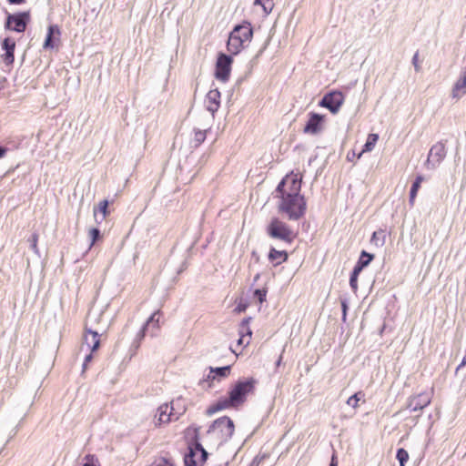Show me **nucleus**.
<instances>
[{
    "mask_svg": "<svg viewBox=\"0 0 466 466\" xmlns=\"http://www.w3.org/2000/svg\"><path fill=\"white\" fill-rule=\"evenodd\" d=\"M257 380L252 378L239 379L228 390V397L219 398L206 410L208 416H211L227 409H238L247 400L248 395L253 393Z\"/></svg>",
    "mask_w": 466,
    "mask_h": 466,
    "instance_id": "obj_1",
    "label": "nucleus"
},
{
    "mask_svg": "<svg viewBox=\"0 0 466 466\" xmlns=\"http://www.w3.org/2000/svg\"><path fill=\"white\" fill-rule=\"evenodd\" d=\"M287 184L288 179L283 178L276 188V198H280L279 210L286 213L289 220H299L306 213V199L303 195L297 194V189L293 190V194H288Z\"/></svg>",
    "mask_w": 466,
    "mask_h": 466,
    "instance_id": "obj_2",
    "label": "nucleus"
},
{
    "mask_svg": "<svg viewBox=\"0 0 466 466\" xmlns=\"http://www.w3.org/2000/svg\"><path fill=\"white\" fill-rule=\"evenodd\" d=\"M193 431V436L187 442L188 451L184 456L185 466H202L208 457V452L199 441L200 427H189L187 432Z\"/></svg>",
    "mask_w": 466,
    "mask_h": 466,
    "instance_id": "obj_3",
    "label": "nucleus"
},
{
    "mask_svg": "<svg viewBox=\"0 0 466 466\" xmlns=\"http://www.w3.org/2000/svg\"><path fill=\"white\" fill-rule=\"evenodd\" d=\"M268 238L291 245L295 239V233L291 228L279 218H272L265 228Z\"/></svg>",
    "mask_w": 466,
    "mask_h": 466,
    "instance_id": "obj_4",
    "label": "nucleus"
},
{
    "mask_svg": "<svg viewBox=\"0 0 466 466\" xmlns=\"http://www.w3.org/2000/svg\"><path fill=\"white\" fill-rule=\"evenodd\" d=\"M6 17L4 27L7 31L24 33L31 21L30 11H23L11 14L5 11Z\"/></svg>",
    "mask_w": 466,
    "mask_h": 466,
    "instance_id": "obj_5",
    "label": "nucleus"
},
{
    "mask_svg": "<svg viewBox=\"0 0 466 466\" xmlns=\"http://www.w3.org/2000/svg\"><path fill=\"white\" fill-rule=\"evenodd\" d=\"M216 430L219 431L221 442H226L232 438L235 425L229 417L222 416L212 422L208 430V433L210 434Z\"/></svg>",
    "mask_w": 466,
    "mask_h": 466,
    "instance_id": "obj_6",
    "label": "nucleus"
},
{
    "mask_svg": "<svg viewBox=\"0 0 466 466\" xmlns=\"http://www.w3.org/2000/svg\"><path fill=\"white\" fill-rule=\"evenodd\" d=\"M345 96L339 90H332L323 96L319 106L327 108L331 114H337L343 105Z\"/></svg>",
    "mask_w": 466,
    "mask_h": 466,
    "instance_id": "obj_7",
    "label": "nucleus"
},
{
    "mask_svg": "<svg viewBox=\"0 0 466 466\" xmlns=\"http://www.w3.org/2000/svg\"><path fill=\"white\" fill-rule=\"evenodd\" d=\"M232 63L231 56L219 53L216 62L215 77L221 82H227L230 76Z\"/></svg>",
    "mask_w": 466,
    "mask_h": 466,
    "instance_id": "obj_8",
    "label": "nucleus"
},
{
    "mask_svg": "<svg viewBox=\"0 0 466 466\" xmlns=\"http://www.w3.org/2000/svg\"><path fill=\"white\" fill-rule=\"evenodd\" d=\"M446 149L443 142H437L434 144L429 152L426 165L428 168L434 169L444 160L446 157Z\"/></svg>",
    "mask_w": 466,
    "mask_h": 466,
    "instance_id": "obj_9",
    "label": "nucleus"
},
{
    "mask_svg": "<svg viewBox=\"0 0 466 466\" xmlns=\"http://www.w3.org/2000/svg\"><path fill=\"white\" fill-rule=\"evenodd\" d=\"M325 116L319 113L310 112L309 114V119L303 128L304 133L316 135L319 133L323 128Z\"/></svg>",
    "mask_w": 466,
    "mask_h": 466,
    "instance_id": "obj_10",
    "label": "nucleus"
},
{
    "mask_svg": "<svg viewBox=\"0 0 466 466\" xmlns=\"http://www.w3.org/2000/svg\"><path fill=\"white\" fill-rule=\"evenodd\" d=\"M1 47L5 51L1 56L3 62L7 66H12L15 61V41L12 37L7 36L2 40Z\"/></svg>",
    "mask_w": 466,
    "mask_h": 466,
    "instance_id": "obj_11",
    "label": "nucleus"
},
{
    "mask_svg": "<svg viewBox=\"0 0 466 466\" xmlns=\"http://www.w3.org/2000/svg\"><path fill=\"white\" fill-rule=\"evenodd\" d=\"M220 96L221 94L218 88L209 90L206 96V108L212 116L215 115L220 106Z\"/></svg>",
    "mask_w": 466,
    "mask_h": 466,
    "instance_id": "obj_12",
    "label": "nucleus"
},
{
    "mask_svg": "<svg viewBox=\"0 0 466 466\" xmlns=\"http://www.w3.org/2000/svg\"><path fill=\"white\" fill-rule=\"evenodd\" d=\"M61 35L57 25H51L47 28V34L43 44L44 49H53L56 47V42H59L58 36Z\"/></svg>",
    "mask_w": 466,
    "mask_h": 466,
    "instance_id": "obj_13",
    "label": "nucleus"
},
{
    "mask_svg": "<svg viewBox=\"0 0 466 466\" xmlns=\"http://www.w3.org/2000/svg\"><path fill=\"white\" fill-rule=\"evenodd\" d=\"M431 402L428 394H419L409 400L408 408L412 411H419L427 407Z\"/></svg>",
    "mask_w": 466,
    "mask_h": 466,
    "instance_id": "obj_14",
    "label": "nucleus"
},
{
    "mask_svg": "<svg viewBox=\"0 0 466 466\" xmlns=\"http://www.w3.org/2000/svg\"><path fill=\"white\" fill-rule=\"evenodd\" d=\"M244 42L237 35V30H232L227 43V48L232 55H238L244 47Z\"/></svg>",
    "mask_w": 466,
    "mask_h": 466,
    "instance_id": "obj_15",
    "label": "nucleus"
},
{
    "mask_svg": "<svg viewBox=\"0 0 466 466\" xmlns=\"http://www.w3.org/2000/svg\"><path fill=\"white\" fill-rule=\"evenodd\" d=\"M171 404H173V402ZM174 410L173 405L169 407L167 403L159 406L156 414V417L157 416L158 424L168 423L176 415V413L173 412Z\"/></svg>",
    "mask_w": 466,
    "mask_h": 466,
    "instance_id": "obj_16",
    "label": "nucleus"
},
{
    "mask_svg": "<svg viewBox=\"0 0 466 466\" xmlns=\"http://www.w3.org/2000/svg\"><path fill=\"white\" fill-rule=\"evenodd\" d=\"M233 30H237V35L240 37L242 42H250L253 36V28L249 22L244 21L240 25L234 26Z\"/></svg>",
    "mask_w": 466,
    "mask_h": 466,
    "instance_id": "obj_17",
    "label": "nucleus"
},
{
    "mask_svg": "<svg viewBox=\"0 0 466 466\" xmlns=\"http://www.w3.org/2000/svg\"><path fill=\"white\" fill-rule=\"evenodd\" d=\"M268 259L274 267H277L289 259V253L286 250H278L274 247H270Z\"/></svg>",
    "mask_w": 466,
    "mask_h": 466,
    "instance_id": "obj_18",
    "label": "nucleus"
},
{
    "mask_svg": "<svg viewBox=\"0 0 466 466\" xmlns=\"http://www.w3.org/2000/svg\"><path fill=\"white\" fill-rule=\"evenodd\" d=\"M85 342L92 352L96 351L100 347V335L98 332L86 327Z\"/></svg>",
    "mask_w": 466,
    "mask_h": 466,
    "instance_id": "obj_19",
    "label": "nucleus"
},
{
    "mask_svg": "<svg viewBox=\"0 0 466 466\" xmlns=\"http://www.w3.org/2000/svg\"><path fill=\"white\" fill-rule=\"evenodd\" d=\"M374 258L375 256L373 254L369 253L366 250H362L354 267L362 271L371 263Z\"/></svg>",
    "mask_w": 466,
    "mask_h": 466,
    "instance_id": "obj_20",
    "label": "nucleus"
},
{
    "mask_svg": "<svg viewBox=\"0 0 466 466\" xmlns=\"http://www.w3.org/2000/svg\"><path fill=\"white\" fill-rule=\"evenodd\" d=\"M284 178L288 179V184L286 186L287 193L293 194V190L297 189V194H300L301 190V182L296 177H285Z\"/></svg>",
    "mask_w": 466,
    "mask_h": 466,
    "instance_id": "obj_21",
    "label": "nucleus"
},
{
    "mask_svg": "<svg viewBox=\"0 0 466 466\" xmlns=\"http://www.w3.org/2000/svg\"><path fill=\"white\" fill-rule=\"evenodd\" d=\"M250 320H251V317H248V318H245L242 319V321L239 324V328H238L239 336H241V337L248 336L249 339L251 338L252 330L249 328Z\"/></svg>",
    "mask_w": 466,
    "mask_h": 466,
    "instance_id": "obj_22",
    "label": "nucleus"
},
{
    "mask_svg": "<svg viewBox=\"0 0 466 466\" xmlns=\"http://www.w3.org/2000/svg\"><path fill=\"white\" fill-rule=\"evenodd\" d=\"M370 243L376 247H382L385 244L384 231H374L370 238Z\"/></svg>",
    "mask_w": 466,
    "mask_h": 466,
    "instance_id": "obj_23",
    "label": "nucleus"
},
{
    "mask_svg": "<svg viewBox=\"0 0 466 466\" xmlns=\"http://www.w3.org/2000/svg\"><path fill=\"white\" fill-rule=\"evenodd\" d=\"M230 369L231 367L229 365L217 368L211 367V373H214V375H216V379L226 378L228 376Z\"/></svg>",
    "mask_w": 466,
    "mask_h": 466,
    "instance_id": "obj_24",
    "label": "nucleus"
},
{
    "mask_svg": "<svg viewBox=\"0 0 466 466\" xmlns=\"http://www.w3.org/2000/svg\"><path fill=\"white\" fill-rule=\"evenodd\" d=\"M360 272V269L354 267L350 276V286L354 292L358 289V278Z\"/></svg>",
    "mask_w": 466,
    "mask_h": 466,
    "instance_id": "obj_25",
    "label": "nucleus"
},
{
    "mask_svg": "<svg viewBox=\"0 0 466 466\" xmlns=\"http://www.w3.org/2000/svg\"><path fill=\"white\" fill-rule=\"evenodd\" d=\"M254 5H261L266 15H268L274 7L273 0H254Z\"/></svg>",
    "mask_w": 466,
    "mask_h": 466,
    "instance_id": "obj_26",
    "label": "nucleus"
},
{
    "mask_svg": "<svg viewBox=\"0 0 466 466\" xmlns=\"http://www.w3.org/2000/svg\"><path fill=\"white\" fill-rule=\"evenodd\" d=\"M379 139L378 134H370L367 141L363 147L362 152L364 151H371Z\"/></svg>",
    "mask_w": 466,
    "mask_h": 466,
    "instance_id": "obj_27",
    "label": "nucleus"
},
{
    "mask_svg": "<svg viewBox=\"0 0 466 466\" xmlns=\"http://www.w3.org/2000/svg\"><path fill=\"white\" fill-rule=\"evenodd\" d=\"M146 331H147V325H143L142 328L140 329V330L137 332V334L132 343L131 347L133 349L137 350L139 348L141 341L143 340V339L146 336Z\"/></svg>",
    "mask_w": 466,
    "mask_h": 466,
    "instance_id": "obj_28",
    "label": "nucleus"
},
{
    "mask_svg": "<svg viewBox=\"0 0 466 466\" xmlns=\"http://www.w3.org/2000/svg\"><path fill=\"white\" fill-rule=\"evenodd\" d=\"M396 459L400 462V466H405L409 460V453L404 448H400L396 452Z\"/></svg>",
    "mask_w": 466,
    "mask_h": 466,
    "instance_id": "obj_29",
    "label": "nucleus"
},
{
    "mask_svg": "<svg viewBox=\"0 0 466 466\" xmlns=\"http://www.w3.org/2000/svg\"><path fill=\"white\" fill-rule=\"evenodd\" d=\"M80 466H100L98 459L92 454H87L84 457L83 462Z\"/></svg>",
    "mask_w": 466,
    "mask_h": 466,
    "instance_id": "obj_30",
    "label": "nucleus"
},
{
    "mask_svg": "<svg viewBox=\"0 0 466 466\" xmlns=\"http://www.w3.org/2000/svg\"><path fill=\"white\" fill-rule=\"evenodd\" d=\"M268 289L266 288L264 289H256L253 291V298L258 299V301L262 304L264 301H266Z\"/></svg>",
    "mask_w": 466,
    "mask_h": 466,
    "instance_id": "obj_31",
    "label": "nucleus"
},
{
    "mask_svg": "<svg viewBox=\"0 0 466 466\" xmlns=\"http://www.w3.org/2000/svg\"><path fill=\"white\" fill-rule=\"evenodd\" d=\"M151 466H175L171 458L160 457L155 460Z\"/></svg>",
    "mask_w": 466,
    "mask_h": 466,
    "instance_id": "obj_32",
    "label": "nucleus"
},
{
    "mask_svg": "<svg viewBox=\"0 0 466 466\" xmlns=\"http://www.w3.org/2000/svg\"><path fill=\"white\" fill-rule=\"evenodd\" d=\"M161 314V311L158 309V310H156L149 318L146 321V323L144 325H147V329L148 328V326L152 323L154 325V327L156 328H158V321H159V316Z\"/></svg>",
    "mask_w": 466,
    "mask_h": 466,
    "instance_id": "obj_33",
    "label": "nucleus"
},
{
    "mask_svg": "<svg viewBox=\"0 0 466 466\" xmlns=\"http://www.w3.org/2000/svg\"><path fill=\"white\" fill-rule=\"evenodd\" d=\"M206 139V131L195 129L194 143L195 147H198Z\"/></svg>",
    "mask_w": 466,
    "mask_h": 466,
    "instance_id": "obj_34",
    "label": "nucleus"
},
{
    "mask_svg": "<svg viewBox=\"0 0 466 466\" xmlns=\"http://www.w3.org/2000/svg\"><path fill=\"white\" fill-rule=\"evenodd\" d=\"M89 237L91 239L90 247H92L97 240H99L102 238L100 229L97 228H92L89 230Z\"/></svg>",
    "mask_w": 466,
    "mask_h": 466,
    "instance_id": "obj_35",
    "label": "nucleus"
},
{
    "mask_svg": "<svg viewBox=\"0 0 466 466\" xmlns=\"http://www.w3.org/2000/svg\"><path fill=\"white\" fill-rule=\"evenodd\" d=\"M364 396V394L361 392V391H359L353 395H351L348 400H347V404L354 409H356L358 407V403L360 401V396Z\"/></svg>",
    "mask_w": 466,
    "mask_h": 466,
    "instance_id": "obj_36",
    "label": "nucleus"
},
{
    "mask_svg": "<svg viewBox=\"0 0 466 466\" xmlns=\"http://www.w3.org/2000/svg\"><path fill=\"white\" fill-rule=\"evenodd\" d=\"M424 180V177L421 176V175H418L415 178V180L413 181L412 185H411V187L410 189V192H411V194L413 195L414 193L417 194L420 187V185L422 183V181Z\"/></svg>",
    "mask_w": 466,
    "mask_h": 466,
    "instance_id": "obj_37",
    "label": "nucleus"
},
{
    "mask_svg": "<svg viewBox=\"0 0 466 466\" xmlns=\"http://www.w3.org/2000/svg\"><path fill=\"white\" fill-rule=\"evenodd\" d=\"M28 241L30 242L31 249L35 253L38 254L39 250L37 248V241H38V234L36 232H34L31 237L29 238Z\"/></svg>",
    "mask_w": 466,
    "mask_h": 466,
    "instance_id": "obj_38",
    "label": "nucleus"
},
{
    "mask_svg": "<svg viewBox=\"0 0 466 466\" xmlns=\"http://www.w3.org/2000/svg\"><path fill=\"white\" fill-rule=\"evenodd\" d=\"M108 205H109V202L106 199H104L99 202L98 210L103 215L102 218H105L106 217V215L108 214Z\"/></svg>",
    "mask_w": 466,
    "mask_h": 466,
    "instance_id": "obj_39",
    "label": "nucleus"
},
{
    "mask_svg": "<svg viewBox=\"0 0 466 466\" xmlns=\"http://www.w3.org/2000/svg\"><path fill=\"white\" fill-rule=\"evenodd\" d=\"M412 65L416 72L420 71V66L419 64V52L417 51L412 57Z\"/></svg>",
    "mask_w": 466,
    "mask_h": 466,
    "instance_id": "obj_40",
    "label": "nucleus"
},
{
    "mask_svg": "<svg viewBox=\"0 0 466 466\" xmlns=\"http://www.w3.org/2000/svg\"><path fill=\"white\" fill-rule=\"evenodd\" d=\"M93 352L91 351L89 354H87L85 358V360H84V363H83V366H82V371L85 372V370H86L87 368V365L89 362L92 361L93 360Z\"/></svg>",
    "mask_w": 466,
    "mask_h": 466,
    "instance_id": "obj_41",
    "label": "nucleus"
},
{
    "mask_svg": "<svg viewBox=\"0 0 466 466\" xmlns=\"http://www.w3.org/2000/svg\"><path fill=\"white\" fill-rule=\"evenodd\" d=\"M341 309H342V319L345 321L347 317L348 310V303L346 300H341Z\"/></svg>",
    "mask_w": 466,
    "mask_h": 466,
    "instance_id": "obj_42",
    "label": "nucleus"
},
{
    "mask_svg": "<svg viewBox=\"0 0 466 466\" xmlns=\"http://www.w3.org/2000/svg\"><path fill=\"white\" fill-rule=\"evenodd\" d=\"M329 466H338V457H337V454L335 451L333 452V454L331 456L330 462H329Z\"/></svg>",
    "mask_w": 466,
    "mask_h": 466,
    "instance_id": "obj_43",
    "label": "nucleus"
},
{
    "mask_svg": "<svg viewBox=\"0 0 466 466\" xmlns=\"http://www.w3.org/2000/svg\"><path fill=\"white\" fill-rule=\"evenodd\" d=\"M214 380H216V375H214V373H211L210 370L208 375L207 376V379L203 380L201 383L203 384L204 382H210L213 381Z\"/></svg>",
    "mask_w": 466,
    "mask_h": 466,
    "instance_id": "obj_44",
    "label": "nucleus"
},
{
    "mask_svg": "<svg viewBox=\"0 0 466 466\" xmlns=\"http://www.w3.org/2000/svg\"><path fill=\"white\" fill-rule=\"evenodd\" d=\"M249 343V339L245 342V337L239 336V339H238V346H247Z\"/></svg>",
    "mask_w": 466,
    "mask_h": 466,
    "instance_id": "obj_45",
    "label": "nucleus"
},
{
    "mask_svg": "<svg viewBox=\"0 0 466 466\" xmlns=\"http://www.w3.org/2000/svg\"><path fill=\"white\" fill-rule=\"evenodd\" d=\"M247 307H248L247 304L239 303L236 307L235 310L238 311V312H243V311H245L247 309Z\"/></svg>",
    "mask_w": 466,
    "mask_h": 466,
    "instance_id": "obj_46",
    "label": "nucleus"
},
{
    "mask_svg": "<svg viewBox=\"0 0 466 466\" xmlns=\"http://www.w3.org/2000/svg\"><path fill=\"white\" fill-rule=\"evenodd\" d=\"M7 151H8L7 147L0 145V159L5 157Z\"/></svg>",
    "mask_w": 466,
    "mask_h": 466,
    "instance_id": "obj_47",
    "label": "nucleus"
},
{
    "mask_svg": "<svg viewBox=\"0 0 466 466\" xmlns=\"http://www.w3.org/2000/svg\"><path fill=\"white\" fill-rule=\"evenodd\" d=\"M416 196L417 194H411V192H410V196H409V203L410 206H413L414 205V201H415V198H416Z\"/></svg>",
    "mask_w": 466,
    "mask_h": 466,
    "instance_id": "obj_48",
    "label": "nucleus"
},
{
    "mask_svg": "<svg viewBox=\"0 0 466 466\" xmlns=\"http://www.w3.org/2000/svg\"><path fill=\"white\" fill-rule=\"evenodd\" d=\"M7 2L11 5H23L25 3V0H7Z\"/></svg>",
    "mask_w": 466,
    "mask_h": 466,
    "instance_id": "obj_49",
    "label": "nucleus"
},
{
    "mask_svg": "<svg viewBox=\"0 0 466 466\" xmlns=\"http://www.w3.org/2000/svg\"><path fill=\"white\" fill-rule=\"evenodd\" d=\"M252 258H255V260L258 262L259 260V256L256 250H253L251 253Z\"/></svg>",
    "mask_w": 466,
    "mask_h": 466,
    "instance_id": "obj_50",
    "label": "nucleus"
},
{
    "mask_svg": "<svg viewBox=\"0 0 466 466\" xmlns=\"http://www.w3.org/2000/svg\"><path fill=\"white\" fill-rule=\"evenodd\" d=\"M258 463H259V461H258V457H256V458L252 461V462H251L250 466H258Z\"/></svg>",
    "mask_w": 466,
    "mask_h": 466,
    "instance_id": "obj_51",
    "label": "nucleus"
},
{
    "mask_svg": "<svg viewBox=\"0 0 466 466\" xmlns=\"http://www.w3.org/2000/svg\"><path fill=\"white\" fill-rule=\"evenodd\" d=\"M350 153H348V155H347V158H348V160H349V161H351V158H353V157H355V153H354V152H352V156H350Z\"/></svg>",
    "mask_w": 466,
    "mask_h": 466,
    "instance_id": "obj_52",
    "label": "nucleus"
},
{
    "mask_svg": "<svg viewBox=\"0 0 466 466\" xmlns=\"http://www.w3.org/2000/svg\"><path fill=\"white\" fill-rule=\"evenodd\" d=\"M350 153H348V155H347V158H348V160H349V161H351V158H353V157H355V153H354V152H352V156H350Z\"/></svg>",
    "mask_w": 466,
    "mask_h": 466,
    "instance_id": "obj_53",
    "label": "nucleus"
},
{
    "mask_svg": "<svg viewBox=\"0 0 466 466\" xmlns=\"http://www.w3.org/2000/svg\"><path fill=\"white\" fill-rule=\"evenodd\" d=\"M350 153H348V155H347V158H348V160H349V161H351V158H353V157H355V153H354V152H352V156H350Z\"/></svg>",
    "mask_w": 466,
    "mask_h": 466,
    "instance_id": "obj_54",
    "label": "nucleus"
},
{
    "mask_svg": "<svg viewBox=\"0 0 466 466\" xmlns=\"http://www.w3.org/2000/svg\"><path fill=\"white\" fill-rule=\"evenodd\" d=\"M259 278H260V274H259V273H257V274L255 275V277H254V279H253L254 283H255V282H257V281L259 279Z\"/></svg>",
    "mask_w": 466,
    "mask_h": 466,
    "instance_id": "obj_55",
    "label": "nucleus"
},
{
    "mask_svg": "<svg viewBox=\"0 0 466 466\" xmlns=\"http://www.w3.org/2000/svg\"><path fill=\"white\" fill-rule=\"evenodd\" d=\"M184 411H185V409H183V410H182L181 412H179V413L176 416L175 420H178L179 416H180V415H182V414L184 413Z\"/></svg>",
    "mask_w": 466,
    "mask_h": 466,
    "instance_id": "obj_56",
    "label": "nucleus"
},
{
    "mask_svg": "<svg viewBox=\"0 0 466 466\" xmlns=\"http://www.w3.org/2000/svg\"><path fill=\"white\" fill-rule=\"evenodd\" d=\"M281 359H282V357L280 356V357L279 358V360H278L277 363H276V364H277V366H279V365L280 364V362H281Z\"/></svg>",
    "mask_w": 466,
    "mask_h": 466,
    "instance_id": "obj_57",
    "label": "nucleus"
},
{
    "mask_svg": "<svg viewBox=\"0 0 466 466\" xmlns=\"http://www.w3.org/2000/svg\"><path fill=\"white\" fill-rule=\"evenodd\" d=\"M228 462H226V463H224L223 465H222V464H220L219 466H228Z\"/></svg>",
    "mask_w": 466,
    "mask_h": 466,
    "instance_id": "obj_58",
    "label": "nucleus"
},
{
    "mask_svg": "<svg viewBox=\"0 0 466 466\" xmlns=\"http://www.w3.org/2000/svg\"><path fill=\"white\" fill-rule=\"evenodd\" d=\"M361 154L362 152H360L359 155H358V158H360L361 157Z\"/></svg>",
    "mask_w": 466,
    "mask_h": 466,
    "instance_id": "obj_59",
    "label": "nucleus"
}]
</instances>
